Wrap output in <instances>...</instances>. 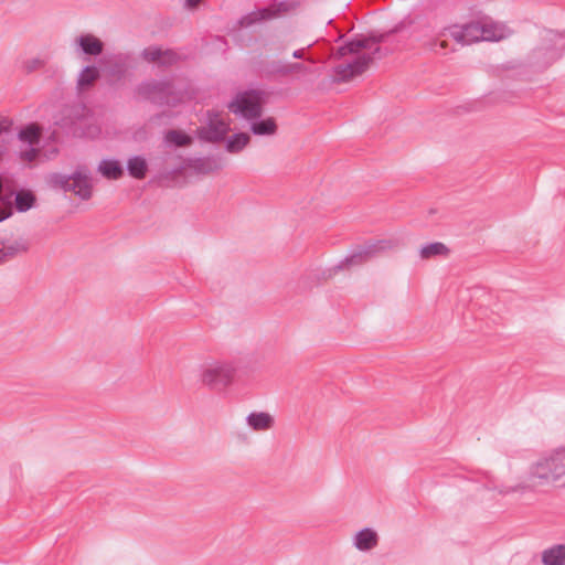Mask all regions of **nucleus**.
Masks as SVG:
<instances>
[{
  "instance_id": "obj_2",
  "label": "nucleus",
  "mask_w": 565,
  "mask_h": 565,
  "mask_svg": "<svg viewBox=\"0 0 565 565\" xmlns=\"http://www.w3.org/2000/svg\"><path fill=\"white\" fill-rule=\"evenodd\" d=\"M531 479L541 486H565V448L541 457L531 468Z\"/></svg>"
},
{
  "instance_id": "obj_21",
  "label": "nucleus",
  "mask_w": 565,
  "mask_h": 565,
  "mask_svg": "<svg viewBox=\"0 0 565 565\" xmlns=\"http://www.w3.org/2000/svg\"><path fill=\"white\" fill-rule=\"evenodd\" d=\"M250 141V137L246 132H238L233 135L226 141V151L230 153H239Z\"/></svg>"
},
{
  "instance_id": "obj_24",
  "label": "nucleus",
  "mask_w": 565,
  "mask_h": 565,
  "mask_svg": "<svg viewBox=\"0 0 565 565\" xmlns=\"http://www.w3.org/2000/svg\"><path fill=\"white\" fill-rule=\"evenodd\" d=\"M250 129L254 135L270 136L277 130V125L274 118H266L252 124Z\"/></svg>"
},
{
  "instance_id": "obj_11",
  "label": "nucleus",
  "mask_w": 565,
  "mask_h": 565,
  "mask_svg": "<svg viewBox=\"0 0 565 565\" xmlns=\"http://www.w3.org/2000/svg\"><path fill=\"white\" fill-rule=\"evenodd\" d=\"M391 246L392 243L390 241H379L377 243L366 245L348 257L345 263L348 265L362 264L373 257L377 252L387 249Z\"/></svg>"
},
{
  "instance_id": "obj_32",
  "label": "nucleus",
  "mask_w": 565,
  "mask_h": 565,
  "mask_svg": "<svg viewBox=\"0 0 565 565\" xmlns=\"http://www.w3.org/2000/svg\"><path fill=\"white\" fill-rule=\"evenodd\" d=\"M277 72L281 75L287 76V75H291L295 73H311L312 70L309 66H307L306 64L297 62V63L284 65L279 70H277Z\"/></svg>"
},
{
  "instance_id": "obj_4",
  "label": "nucleus",
  "mask_w": 565,
  "mask_h": 565,
  "mask_svg": "<svg viewBox=\"0 0 565 565\" xmlns=\"http://www.w3.org/2000/svg\"><path fill=\"white\" fill-rule=\"evenodd\" d=\"M67 114L62 126L68 128L74 136L94 139L100 135L96 117L85 105H74L67 109Z\"/></svg>"
},
{
  "instance_id": "obj_25",
  "label": "nucleus",
  "mask_w": 565,
  "mask_h": 565,
  "mask_svg": "<svg viewBox=\"0 0 565 565\" xmlns=\"http://www.w3.org/2000/svg\"><path fill=\"white\" fill-rule=\"evenodd\" d=\"M448 253L449 249L445 244L436 242L423 246L420 249V257L424 259H429L436 256H447Z\"/></svg>"
},
{
  "instance_id": "obj_27",
  "label": "nucleus",
  "mask_w": 565,
  "mask_h": 565,
  "mask_svg": "<svg viewBox=\"0 0 565 565\" xmlns=\"http://www.w3.org/2000/svg\"><path fill=\"white\" fill-rule=\"evenodd\" d=\"M99 73L95 66L85 67L78 77V88L81 90L88 88L98 78Z\"/></svg>"
},
{
  "instance_id": "obj_9",
  "label": "nucleus",
  "mask_w": 565,
  "mask_h": 565,
  "mask_svg": "<svg viewBox=\"0 0 565 565\" xmlns=\"http://www.w3.org/2000/svg\"><path fill=\"white\" fill-rule=\"evenodd\" d=\"M294 9V4L288 1H273L268 7L256 9L243 17L239 21L242 26H249L256 22L277 18Z\"/></svg>"
},
{
  "instance_id": "obj_19",
  "label": "nucleus",
  "mask_w": 565,
  "mask_h": 565,
  "mask_svg": "<svg viewBox=\"0 0 565 565\" xmlns=\"http://www.w3.org/2000/svg\"><path fill=\"white\" fill-rule=\"evenodd\" d=\"M189 167L200 174H210L222 168L221 162L215 158H200L190 162Z\"/></svg>"
},
{
  "instance_id": "obj_33",
  "label": "nucleus",
  "mask_w": 565,
  "mask_h": 565,
  "mask_svg": "<svg viewBox=\"0 0 565 565\" xmlns=\"http://www.w3.org/2000/svg\"><path fill=\"white\" fill-rule=\"evenodd\" d=\"M40 156V150L36 146H29L26 149L20 150L19 158L25 163H33Z\"/></svg>"
},
{
  "instance_id": "obj_10",
  "label": "nucleus",
  "mask_w": 565,
  "mask_h": 565,
  "mask_svg": "<svg viewBox=\"0 0 565 565\" xmlns=\"http://www.w3.org/2000/svg\"><path fill=\"white\" fill-rule=\"evenodd\" d=\"M449 34L457 43L461 45L482 41L481 19L462 26H454L449 29Z\"/></svg>"
},
{
  "instance_id": "obj_3",
  "label": "nucleus",
  "mask_w": 565,
  "mask_h": 565,
  "mask_svg": "<svg viewBox=\"0 0 565 565\" xmlns=\"http://www.w3.org/2000/svg\"><path fill=\"white\" fill-rule=\"evenodd\" d=\"M236 367L227 360H209L199 367L198 381L210 391L225 392L235 380Z\"/></svg>"
},
{
  "instance_id": "obj_20",
  "label": "nucleus",
  "mask_w": 565,
  "mask_h": 565,
  "mask_svg": "<svg viewBox=\"0 0 565 565\" xmlns=\"http://www.w3.org/2000/svg\"><path fill=\"white\" fill-rule=\"evenodd\" d=\"M98 171L107 179L117 180L124 174V169L117 160H103Z\"/></svg>"
},
{
  "instance_id": "obj_28",
  "label": "nucleus",
  "mask_w": 565,
  "mask_h": 565,
  "mask_svg": "<svg viewBox=\"0 0 565 565\" xmlns=\"http://www.w3.org/2000/svg\"><path fill=\"white\" fill-rule=\"evenodd\" d=\"M35 203V196L30 191H20L15 195V209L19 212L30 210Z\"/></svg>"
},
{
  "instance_id": "obj_17",
  "label": "nucleus",
  "mask_w": 565,
  "mask_h": 565,
  "mask_svg": "<svg viewBox=\"0 0 565 565\" xmlns=\"http://www.w3.org/2000/svg\"><path fill=\"white\" fill-rule=\"evenodd\" d=\"M28 245L21 241H14L11 243H0V264L7 263L13 259L21 253L26 252Z\"/></svg>"
},
{
  "instance_id": "obj_1",
  "label": "nucleus",
  "mask_w": 565,
  "mask_h": 565,
  "mask_svg": "<svg viewBox=\"0 0 565 565\" xmlns=\"http://www.w3.org/2000/svg\"><path fill=\"white\" fill-rule=\"evenodd\" d=\"M380 50L379 41L374 38L355 39L340 46L335 57L344 58L334 68L337 82H348L366 71L373 61V55Z\"/></svg>"
},
{
  "instance_id": "obj_36",
  "label": "nucleus",
  "mask_w": 565,
  "mask_h": 565,
  "mask_svg": "<svg viewBox=\"0 0 565 565\" xmlns=\"http://www.w3.org/2000/svg\"><path fill=\"white\" fill-rule=\"evenodd\" d=\"M482 476L486 479V487L489 489L494 488V486L492 484L491 477L488 473H483Z\"/></svg>"
},
{
  "instance_id": "obj_26",
  "label": "nucleus",
  "mask_w": 565,
  "mask_h": 565,
  "mask_svg": "<svg viewBox=\"0 0 565 565\" xmlns=\"http://www.w3.org/2000/svg\"><path fill=\"white\" fill-rule=\"evenodd\" d=\"M46 62L47 57L43 55L26 57L21 62V68L24 73L30 74L43 68Z\"/></svg>"
},
{
  "instance_id": "obj_22",
  "label": "nucleus",
  "mask_w": 565,
  "mask_h": 565,
  "mask_svg": "<svg viewBox=\"0 0 565 565\" xmlns=\"http://www.w3.org/2000/svg\"><path fill=\"white\" fill-rule=\"evenodd\" d=\"M41 129L36 124H30L19 132V139L28 146H38L40 142Z\"/></svg>"
},
{
  "instance_id": "obj_18",
  "label": "nucleus",
  "mask_w": 565,
  "mask_h": 565,
  "mask_svg": "<svg viewBox=\"0 0 565 565\" xmlns=\"http://www.w3.org/2000/svg\"><path fill=\"white\" fill-rule=\"evenodd\" d=\"M544 565H565V545L556 544L542 552Z\"/></svg>"
},
{
  "instance_id": "obj_7",
  "label": "nucleus",
  "mask_w": 565,
  "mask_h": 565,
  "mask_svg": "<svg viewBox=\"0 0 565 565\" xmlns=\"http://www.w3.org/2000/svg\"><path fill=\"white\" fill-rule=\"evenodd\" d=\"M47 182L52 188L72 191L83 200H88L93 193L92 180L82 170L76 171L71 177L62 173H51L47 177Z\"/></svg>"
},
{
  "instance_id": "obj_6",
  "label": "nucleus",
  "mask_w": 565,
  "mask_h": 565,
  "mask_svg": "<svg viewBox=\"0 0 565 565\" xmlns=\"http://www.w3.org/2000/svg\"><path fill=\"white\" fill-rule=\"evenodd\" d=\"M230 131V116L217 110H209L205 121L196 130L201 140L212 143L224 141Z\"/></svg>"
},
{
  "instance_id": "obj_35",
  "label": "nucleus",
  "mask_w": 565,
  "mask_h": 565,
  "mask_svg": "<svg viewBox=\"0 0 565 565\" xmlns=\"http://www.w3.org/2000/svg\"><path fill=\"white\" fill-rule=\"evenodd\" d=\"M201 1L202 0H185V6L189 9H194L201 3Z\"/></svg>"
},
{
  "instance_id": "obj_5",
  "label": "nucleus",
  "mask_w": 565,
  "mask_h": 565,
  "mask_svg": "<svg viewBox=\"0 0 565 565\" xmlns=\"http://www.w3.org/2000/svg\"><path fill=\"white\" fill-rule=\"evenodd\" d=\"M264 94L260 90L250 89L238 92L227 104V108L235 116L254 120L262 116Z\"/></svg>"
},
{
  "instance_id": "obj_23",
  "label": "nucleus",
  "mask_w": 565,
  "mask_h": 565,
  "mask_svg": "<svg viewBox=\"0 0 565 565\" xmlns=\"http://www.w3.org/2000/svg\"><path fill=\"white\" fill-rule=\"evenodd\" d=\"M128 172L136 179H143L146 177L148 164L142 157H132L127 163Z\"/></svg>"
},
{
  "instance_id": "obj_30",
  "label": "nucleus",
  "mask_w": 565,
  "mask_h": 565,
  "mask_svg": "<svg viewBox=\"0 0 565 565\" xmlns=\"http://www.w3.org/2000/svg\"><path fill=\"white\" fill-rule=\"evenodd\" d=\"M546 39H548L554 44L553 52H552V60L554 61L559 57L561 50H563L565 47V38L559 33H555L553 31H547Z\"/></svg>"
},
{
  "instance_id": "obj_13",
  "label": "nucleus",
  "mask_w": 565,
  "mask_h": 565,
  "mask_svg": "<svg viewBox=\"0 0 565 565\" xmlns=\"http://www.w3.org/2000/svg\"><path fill=\"white\" fill-rule=\"evenodd\" d=\"M74 45L77 51L90 56L99 55L104 50V43L102 40L90 33L77 36L74 40Z\"/></svg>"
},
{
  "instance_id": "obj_12",
  "label": "nucleus",
  "mask_w": 565,
  "mask_h": 565,
  "mask_svg": "<svg viewBox=\"0 0 565 565\" xmlns=\"http://www.w3.org/2000/svg\"><path fill=\"white\" fill-rule=\"evenodd\" d=\"M482 41H500L510 34V29L503 24L493 21L491 18H482Z\"/></svg>"
},
{
  "instance_id": "obj_15",
  "label": "nucleus",
  "mask_w": 565,
  "mask_h": 565,
  "mask_svg": "<svg viewBox=\"0 0 565 565\" xmlns=\"http://www.w3.org/2000/svg\"><path fill=\"white\" fill-rule=\"evenodd\" d=\"M354 546L362 552L374 548L379 543L377 533L372 529H363L353 539Z\"/></svg>"
},
{
  "instance_id": "obj_14",
  "label": "nucleus",
  "mask_w": 565,
  "mask_h": 565,
  "mask_svg": "<svg viewBox=\"0 0 565 565\" xmlns=\"http://www.w3.org/2000/svg\"><path fill=\"white\" fill-rule=\"evenodd\" d=\"M142 56L150 63H158L159 65H171L179 58L178 54L172 50H161L158 46H149L143 50Z\"/></svg>"
},
{
  "instance_id": "obj_8",
  "label": "nucleus",
  "mask_w": 565,
  "mask_h": 565,
  "mask_svg": "<svg viewBox=\"0 0 565 565\" xmlns=\"http://www.w3.org/2000/svg\"><path fill=\"white\" fill-rule=\"evenodd\" d=\"M170 83L150 81L138 87V95L157 104L175 105L190 98L188 94H175Z\"/></svg>"
},
{
  "instance_id": "obj_29",
  "label": "nucleus",
  "mask_w": 565,
  "mask_h": 565,
  "mask_svg": "<svg viewBox=\"0 0 565 565\" xmlns=\"http://www.w3.org/2000/svg\"><path fill=\"white\" fill-rule=\"evenodd\" d=\"M166 141L178 147H184L192 142V138L181 130H169L166 134Z\"/></svg>"
},
{
  "instance_id": "obj_16",
  "label": "nucleus",
  "mask_w": 565,
  "mask_h": 565,
  "mask_svg": "<svg viewBox=\"0 0 565 565\" xmlns=\"http://www.w3.org/2000/svg\"><path fill=\"white\" fill-rule=\"evenodd\" d=\"M247 425L255 431H265L273 427L274 418L265 412H253L246 417Z\"/></svg>"
},
{
  "instance_id": "obj_31",
  "label": "nucleus",
  "mask_w": 565,
  "mask_h": 565,
  "mask_svg": "<svg viewBox=\"0 0 565 565\" xmlns=\"http://www.w3.org/2000/svg\"><path fill=\"white\" fill-rule=\"evenodd\" d=\"M446 35L445 30L441 31L438 36L434 40H430L428 42H425V45L435 53H441L444 54L448 44L447 41L444 39Z\"/></svg>"
},
{
  "instance_id": "obj_34",
  "label": "nucleus",
  "mask_w": 565,
  "mask_h": 565,
  "mask_svg": "<svg viewBox=\"0 0 565 565\" xmlns=\"http://www.w3.org/2000/svg\"><path fill=\"white\" fill-rule=\"evenodd\" d=\"M306 50H307V49H305V47H303V49L296 50V51L292 53V56H294L295 58H298V60H302V58H305V60L309 61L311 64H315V63H316V61H315L313 58H311V57H306Z\"/></svg>"
}]
</instances>
